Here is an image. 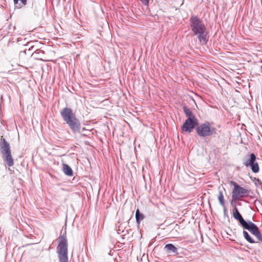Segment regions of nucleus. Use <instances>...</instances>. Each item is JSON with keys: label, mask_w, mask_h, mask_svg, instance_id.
<instances>
[{"label": "nucleus", "mask_w": 262, "mask_h": 262, "mask_svg": "<svg viewBox=\"0 0 262 262\" xmlns=\"http://www.w3.org/2000/svg\"><path fill=\"white\" fill-rule=\"evenodd\" d=\"M191 30L196 36L199 42L205 45L208 41V32L203 20L197 16L192 15L189 19Z\"/></svg>", "instance_id": "f257e3e1"}, {"label": "nucleus", "mask_w": 262, "mask_h": 262, "mask_svg": "<svg viewBox=\"0 0 262 262\" xmlns=\"http://www.w3.org/2000/svg\"><path fill=\"white\" fill-rule=\"evenodd\" d=\"M60 116L74 134L79 133L81 128L79 119L76 117L72 110L65 107L60 111Z\"/></svg>", "instance_id": "f03ea898"}, {"label": "nucleus", "mask_w": 262, "mask_h": 262, "mask_svg": "<svg viewBox=\"0 0 262 262\" xmlns=\"http://www.w3.org/2000/svg\"><path fill=\"white\" fill-rule=\"evenodd\" d=\"M0 152L4 162L8 167L14 165V160L11 154V146L9 143L3 136L0 139Z\"/></svg>", "instance_id": "7ed1b4c3"}, {"label": "nucleus", "mask_w": 262, "mask_h": 262, "mask_svg": "<svg viewBox=\"0 0 262 262\" xmlns=\"http://www.w3.org/2000/svg\"><path fill=\"white\" fill-rule=\"evenodd\" d=\"M57 248L59 262H68V242L66 237V231L58 238Z\"/></svg>", "instance_id": "20e7f679"}, {"label": "nucleus", "mask_w": 262, "mask_h": 262, "mask_svg": "<svg viewBox=\"0 0 262 262\" xmlns=\"http://www.w3.org/2000/svg\"><path fill=\"white\" fill-rule=\"evenodd\" d=\"M195 130L198 135L202 138L211 136L216 134V129L211 126L208 121H205L200 124L199 123Z\"/></svg>", "instance_id": "39448f33"}, {"label": "nucleus", "mask_w": 262, "mask_h": 262, "mask_svg": "<svg viewBox=\"0 0 262 262\" xmlns=\"http://www.w3.org/2000/svg\"><path fill=\"white\" fill-rule=\"evenodd\" d=\"M249 191L239 186L236 189H233L232 194L231 205H234L239 198H244L248 195Z\"/></svg>", "instance_id": "423d86ee"}, {"label": "nucleus", "mask_w": 262, "mask_h": 262, "mask_svg": "<svg viewBox=\"0 0 262 262\" xmlns=\"http://www.w3.org/2000/svg\"><path fill=\"white\" fill-rule=\"evenodd\" d=\"M198 123V120H185L181 127L182 132L190 134L194 129H195Z\"/></svg>", "instance_id": "0eeeda50"}, {"label": "nucleus", "mask_w": 262, "mask_h": 262, "mask_svg": "<svg viewBox=\"0 0 262 262\" xmlns=\"http://www.w3.org/2000/svg\"><path fill=\"white\" fill-rule=\"evenodd\" d=\"M233 216L235 220L238 221L241 226L244 229H247V228L249 226V223H252L249 220L246 221L244 219L235 205H234V207L233 210Z\"/></svg>", "instance_id": "6e6552de"}, {"label": "nucleus", "mask_w": 262, "mask_h": 262, "mask_svg": "<svg viewBox=\"0 0 262 262\" xmlns=\"http://www.w3.org/2000/svg\"><path fill=\"white\" fill-rule=\"evenodd\" d=\"M249 226L245 230L249 231L251 234L254 235L259 242L262 243V234L260 233L257 226L253 223H249Z\"/></svg>", "instance_id": "1a4fd4ad"}, {"label": "nucleus", "mask_w": 262, "mask_h": 262, "mask_svg": "<svg viewBox=\"0 0 262 262\" xmlns=\"http://www.w3.org/2000/svg\"><path fill=\"white\" fill-rule=\"evenodd\" d=\"M256 160V157L254 153H251L250 154L246 155L243 159V164L246 166L249 167V166L251 165L254 161Z\"/></svg>", "instance_id": "9d476101"}, {"label": "nucleus", "mask_w": 262, "mask_h": 262, "mask_svg": "<svg viewBox=\"0 0 262 262\" xmlns=\"http://www.w3.org/2000/svg\"><path fill=\"white\" fill-rule=\"evenodd\" d=\"M164 250L166 253L173 255L178 254V248L172 244H166Z\"/></svg>", "instance_id": "9b49d317"}, {"label": "nucleus", "mask_w": 262, "mask_h": 262, "mask_svg": "<svg viewBox=\"0 0 262 262\" xmlns=\"http://www.w3.org/2000/svg\"><path fill=\"white\" fill-rule=\"evenodd\" d=\"M183 109L184 113L187 117L186 120H198L191 110L187 106L184 105L183 106Z\"/></svg>", "instance_id": "f8f14e48"}, {"label": "nucleus", "mask_w": 262, "mask_h": 262, "mask_svg": "<svg viewBox=\"0 0 262 262\" xmlns=\"http://www.w3.org/2000/svg\"><path fill=\"white\" fill-rule=\"evenodd\" d=\"M62 171L67 176L72 177L73 175L72 169L69 165L66 163L62 164Z\"/></svg>", "instance_id": "ddd939ff"}, {"label": "nucleus", "mask_w": 262, "mask_h": 262, "mask_svg": "<svg viewBox=\"0 0 262 262\" xmlns=\"http://www.w3.org/2000/svg\"><path fill=\"white\" fill-rule=\"evenodd\" d=\"M135 216L136 222L138 225H139L141 221L144 218V215L143 213L140 212L139 209H137L136 211Z\"/></svg>", "instance_id": "4468645a"}, {"label": "nucleus", "mask_w": 262, "mask_h": 262, "mask_svg": "<svg viewBox=\"0 0 262 262\" xmlns=\"http://www.w3.org/2000/svg\"><path fill=\"white\" fill-rule=\"evenodd\" d=\"M252 170V171L254 173H257L259 171V167L258 163L256 161H254V162H253L251 164L250 166H249Z\"/></svg>", "instance_id": "2eb2a0df"}, {"label": "nucleus", "mask_w": 262, "mask_h": 262, "mask_svg": "<svg viewBox=\"0 0 262 262\" xmlns=\"http://www.w3.org/2000/svg\"><path fill=\"white\" fill-rule=\"evenodd\" d=\"M243 235L245 239L251 244L257 243L258 242L255 241L253 238L249 235V234L245 230L243 231Z\"/></svg>", "instance_id": "dca6fc26"}, {"label": "nucleus", "mask_w": 262, "mask_h": 262, "mask_svg": "<svg viewBox=\"0 0 262 262\" xmlns=\"http://www.w3.org/2000/svg\"><path fill=\"white\" fill-rule=\"evenodd\" d=\"M13 2L15 5H18V8H22L27 4V0H13Z\"/></svg>", "instance_id": "f3484780"}, {"label": "nucleus", "mask_w": 262, "mask_h": 262, "mask_svg": "<svg viewBox=\"0 0 262 262\" xmlns=\"http://www.w3.org/2000/svg\"><path fill=\"white\" fill-rule=\"evenodd\" d=\"M219 194L217 198H218L219 203L222 207H224V205H225V200H224L223 193L222 191H219Z\"/></svg>", "instance_id": "a211bd4d"}, {"label": "nucleus", "mask_w": 262, "mask_h": 262, "mask_svg": "<svg viewBox=\"0 0 262 262\" xmlns=\"http://www.w3.org/2000/svg\"><path fill=\"white\" fill-rule=\"evenodd\" d=\"M32 9L34 10V13L35 15L38 14L39 8L35 1H32Z\"/></svg>", "instance_id": "6ab92c4d"}, {"label": "nucleus", "mask_w": 262, "mask_h": 262, "mask_svg": "<svg viewBox=\"0 0 262 262\" xmlns=\"http://www.w3.org/2000/svg\"><path fill=\"white\" fill-rule=\"evenodd\" d=\"M230 183H231V184H232L234 186V188H233V189H236L238 187H239L240 186L237 183H236L235 182L233 181H231L230 182Z\"/></svg>", "instance_id": "aec40b11"}, {"label": "nucleus", "mask_w": 262, "mask_h": 262, "mask_svg": "<svg viewBox=\"0 0 262 262\" xmlns=\"http://www.w3.org/2000/svg\"><path fill=\"white\" fill-rule=\"evenodd\" d=\"M40 53H41V54H43L44 53V52L42 51V50H41L40 49H36L34 52V54H39Z\"/></svg>", "instance_id": "412c9836"}, {"label": "nucleus", "mask_w": 262, "mask_h": 262, "mask_svg": "<svg viewBox=\"0 0 262 262\" xmlns=\"http://www.w3.org/2000/svg\"><path fill=\"white\" fill-rule=\"evenodd\" d=\"M140 1L145 6H148L149 2V0H140Z\"/></svg>", "instance_id": "4be33fe9"}, {"label": "nucleus", "mask_w": 262, "mask_h": 262, "mask_svg": "<svg viewBox=\"0 0 262 262\" xmlns=\"http://www.w3.org/2000/svg\"><path fill=\"white\" fill-rule=\"evenodd\" d=\"M223 207L224 208L223 211H224V216H228L227 210V209L226 208L225 205H224V207Z\"/></svg>", "instance_id": "5701e85b"}, {"label": "nucleus", "mask_w": 262, "mask_h": 262, "mask_svg": "<svg viewBox=\"0 0 262 262\" xmlns=\"http://www.w3.org/2000/svg\"><path fill=\"white\" fill-rule=\"evenodd\" d=\"M254 179L255 180H256L257 181V183H258L259 184H260V185L262 184L261 181L258 178H254Z\"/></svg>", "instance_id": "b1692460"}, {"label": "nucleus", "mask_w": 262, "mask_h": 262, "mask_svg": "<svg viewBox=\"0 0 262 262\" xmlns=\"http://www.w3.org/2000/svg\"><path fill=\"white\" fill-rule=\"evenodd\" d=\"M34 47V46H31V47H30V48L29 49V50H30V49H31V50H32V49H33V48Z\"/></svg>", "instance_id": "393cba45"}, {"label": "nucleus", "mask_w": 262, "mask_h": 262, "mask_svg": "<svg viewBox=\"0 0 262 262\" xmlns=\"http://www.w3.org/2000/svg\"><path fill=\"white\" fill-rule=\"evenodd\" d=\"M82 129L83 130H85V128H84V127H83V128H82Z\"/></svg>", "instance_id": "a878e982"}]
</instances>
